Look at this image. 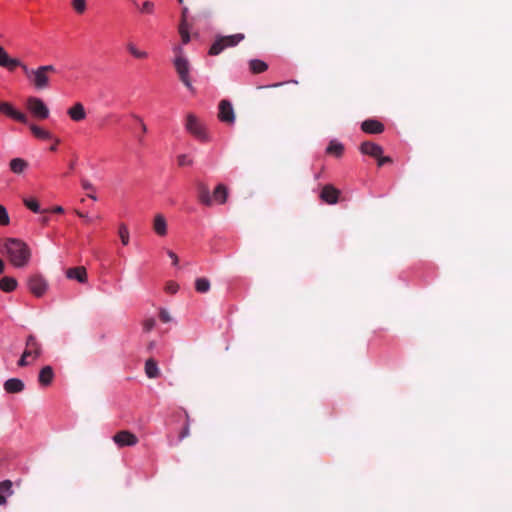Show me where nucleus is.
Listing matches in <instances>:
<instances>
[{
	"mask_svg": "<svg viewBox=\"0 0 512 512\" xmlns=\"http://www.w3.org/2000/svg\"><path fill=\"white\" fill-rule=\"evenodd\" d=\"M0 66L9 71H13L16 67H21L28 81L38 90L49 87V74L56 71L53 65H44L37 69H31L19 59L11 58L2 46H0Z\"/></svg>",
	"mask_w": 512,
	"mask_h": 512,
	"instance_id": "nucleus-1",
	"label": "nucleus"
},
{
	"mask_svg": "<svg viewBox=\"0 0 512 512\" xmlns=\"http://www.w3.org/2000/svg\"><path fill=\"white\" fill-rule=\"evenodd\" d=\"M3 246L11 265L23 268L29 264L32 253L27 243L18 238H7Z\"/></svg>",
	"mask_w": 512,
	"mask_h": 512,
	"instance_id": "nucleus-2",
	"label": "nucleus"
},
{
	"mask_svg": "<svg viewBox=\"0 0 512 512\" xmlns=\"http://www.w3.org/2000/svg\"><path fill=\"white\" fill-rule=\"evenodd\" d=\"M245 38L244 34L238 33L217 38L209 49V55H219L225 48L234 47Z\"/></svg>",
	"mask_w": 512,
	"mask_h": 512,
	"instance_id": "nucleus-3",
	"label": "nucleus"
},
{
	"mask_svg": "<svg viewBox=\"0 0 512 512\" xmlns=\"http://www.w3.org/2000/svg\"><path fill=\"white\" fill-rule=\"evenodd\" d=\"M174 67L179 76L180 81L184 84V86L194 92V87L192 86L189 72H190V64L189 61L183 56H176L174 59Z\"/></svg>",
	"mask_w": 512,
	"mask_h": 512,
	"instance_id": "nucleus-4",
	"label": "nucleus"
},
{
	"mask_svg": "<svg viewBox=\"0 0 512 512\" xmlns=\"http://www.w3.org/2000/svg\"><path fill=\"white\" fill-rule=\"evenodd\" d=\"M26 106L33 117L38 120H45L49 117V108L44 101L38 97H29Z\"/></svg>",
	"mask_w": 512,
	"mask_h": 512,
	"instance_id": "nucleus-5",
	"label": "nucleus"
},
{
	"mask_svg": "<svg viewBox=\"0 0 512 512\" xmlns=\"http://www.w3.org/2000/svg\"><path fill=\"white\" fill-rule=\"evenodd\" d=\"M186 130L200 141H207L205 128L194 114H188L185 124Z\"/></svg>",
	"mask_w": 512,
	"mask_h": 512,
	"instance_id": "nucleus-6",
	"label": "nucleus"
},
{
	"mask_svg": "<svg viewBox=\"0 0 512 512\" xmlns=\"http://www.w3.org/2000/svg\"><path fill=\"white\" fill-rule=\"evenodd\" d=\"M23 353L24 356H28L32 360H36L42 355V344L35 335L29 334L27 336Z\"/></svg>",
	"mask_w": 512,
	"mask_h": 512,
	"instance_id": "nucleus-7",
	"label": "nucleus"
},
{
	"mask_svg": "<svg viewBox=\"0 0 512 512\" xmlns=\"http://www.w3.org/2000/svg\"><path fill=\"white\" fill-rule=\"evenodd\" d=\"M29 291L36 297H41L45 294L48 284L46 280L38 274L32 275L27 280Z\"/></svg>",
	"mask_w": 512,
	"mask_h": 512,
	"instance_id": "nucleus-8",
	"label": "nucleus"
},
{
	"mask_svg": "<svg viewBox=\"0 0 512 512\" xmlns=\"http://www.w3.org/2000/svg\"><path fill=\"white\" fill-rule=\"evenodd\" d=\"M112 439L119 448L135 446L139 441L138 437L128 430L118 431Z\"/></svg>",
	"mask_w": 512,
	"mask_h": 512,
	"instance_id": "nucleus-9",
	"label": "nucleus"
},
{
	"mask_svg": "<svg viewBox=\"0 0 512 512\" xmlns=\"http://www.w3.org/2000/svg\"><path fill=\"white\" fill-rule=\"evenodd\" d=\"M218 118L226 124H233L235 121L234 109L230 101L221 100L219 103Z\"/></svg>",
	"mask_w": 512,
	"mask_h": 512,
	"instance_id": "nucleus-10",
	"label": "nucleus"
},
{
	"mask_svg": "<svg viewBox=\"0 0 512 512\" xmlns=\"http://www.w3.org/2000/svg\"><path fill=\"white\" fill-rule=\"evenodd\" d=\"M0 113L7 115L8 117L22 123L28 124V117L26 114L17 111L10 103L0 101Z\"/></svg>",
	"mask_w": 512,
	"mask_h": 512,
	"instance_id": "nucleus-11",
	"label": "nucleus"
},
{
	"mask_svg": "<svg viewBox=\"0 0 512 512\" xmlns=\"http://www.w3.org/2000/svg\"><path fill=\"white\" fill-rule=\"evenodd\" d=\"M339 196H340V190L335 188L331 184H327V185L323 186L321 193H320L321 200L329 205L336 204L338 202Z\"/></svg>",
	"mask_w": 512,
	"mask_h": 512,
	"instance_id": "nucleus-12",
	"label": "nucleus"
},
{
	"mask_svg": "<svg viewBox=\"0 0 512 512\" xmlns=\"http://www.w3.org/2000/svg\"><path fill=\"white\" fill-rule=\"evenodd\" d=\"M361 129L368 134H380L384 131V125L375 119H367L362 122Z\"/></svg>",
	"mask_w": 512,
	"mask_h": 512,
	"instance_id": "nucleus-13",
	"label": "nucleus"
},
{
	"mask_svg": "<svg viewBox=\"0 0 512 512\" xmlns=\"http://www.w3.org/2000/svg\"><path fill=\"white\" fill-rule=\"evenodd\" d=\"M360 151H361V153H363L365 155H369L373 158H377V157L381 156L383 153V149L380 145H378L374 142H370V141L363 142L360 145Z\"/></svg>",
	"mask_w": 512,
	"mask_h": 512,
	"instance_id": "nucleus-14",
	"label": "nucleus"
},
{
	"mask_svg": "<svg viewBox=\"0 0 512 512\" xmlns=\"http://www.w3.org/2000/svg\"><path fill=\"white\" fill-rule=\"evenodd\" d=\"M198 200L205 206H212L213 199L210 195V190L207 184L200 182L197 184Z\"/></svg>",
	"mask_w": 512,
	"mask_h": 512,
	"instance_id": "nucleus-15",
	"label": "nucleus"
},
{
	"mask_svg": "<svg viewBox=\"0 0 512 512\" xmlns=\"http://www.w3.org/2000/svg\"><path fill=\"white\" fill-rule=\"evenodd\" d=\"M66 277L72 280H77L80 283H85L87 281L86 268L83 266L69 268L66 271Z\"/></svg>",
	"mask_w": 512,
	"mask_h": 512,
	"instance_id": "nucleus-16",
	"label": "nucleus"
},
{
	"mask_svg": "<svg viewBox=\"0 0 512 512\" xmlns=\"http://www.w3.org/2000/svg\"><path fill=\"white\" fill-rule=\"evenodd\" d=\"M153 230L160 236L164 237L167 235V221L162 214H156L153 219Z\"/></svg>",
	"mask_w": 512,
	"mask_h": 512,
	"instance_id": "nucleus-17",
	"label": "nucleus"
},
{
	"mask_svg": "<svg viewBox=\"0 0 512 512\" xmlns=\"http://www.w3.org/2000/svg\"><path fill=\"white\" fill-rule=\"evenodd\" d=\"M54 379V371L53 368L49 365L44 366L38 375V382L41 386L47 387L49 386Z\"/></svg>",
	"mask_w": 512,
	"mask_h": 512,
	"instance_id": "nucleus-18",
	"label": "nucleus"
},
{
	"mask_svg": "<svg viewBox=\"0 0 512 512\" xmlns=\"http://www.w3.org/2000/svg\"><path fill=\"white\" fill-rule=\"evenodd\" d=\"M69 117L76 122L82 121L86 118L85 108L82 103L77 102L67 111Z\"/></svg>",
	"mask_w": 512,
	"mask_h": 512,
	"instance_id": "nucleus-19",
	"label": "nucleus"
},
{
	"mask_svg": "<svg viewBox=\"0 0 512 512\" xmlns=\"http://www.w3.org/2000/svg\"><path fill=\"white\" fill-rule=\"evenodd\" d=\"M24 383L18 378H10L5 381L4 389L7 393H20L24 390Z\"/></svg>",
	"mask_w": 512,
	"mask_h": 512,
	"instance_id": "nucleus-20",
	"label": "nucleus"
},
{
	"mask_svg": "<svg viewBox=\"0 0 512 512\" xmlns=\"http://www.w3.org/2000/svg\"><path fill=\"white\" fill-rule=\"evenodd\" d=\"M213 199V202H216L218 204H224L227 201L228 197V189L225 185L219 184L215 188L213 192V196H211Z\"/></svg>",
	"mask_w": 512,
	"mask_h": 512,
	"instance_id": "nucleus-21",
	"label": "nucleus"
},
{
	"mask_svg": "<svg viewBox=\"0 0 512 512\" xmlns=\"http://www.w3.org/2000/svg\"><path fill=\"white\" fill-rule=\"evenodd\" d=\"M29 129L32 132V134L34 135V137H36L37 139H40V140L53 139V135L51 134V132H49L48 130H46L36 124H29Z\"/></svg>",
	"mask_w": 512,
	"mask_h": 512,
	"instance_id": "nucleus-22",
	"label": "nucleus"
},
{
	"mask_svg": "<svg viewBox=\"0 0 512 512\" xmlns=\"http://www.w3.org/2000/svg\"><path fill=\"white\" fill-rule=\"evenodd\" d=\"M126 50L131 54L132 57L139 60H145L148 58V52L139 49L133 42L126 43Z\"/></svg>",
	"mask_w": 512,
	"mask_h": 512,
	"instance_id": "nucleus-23",
	"label": "nucleus"
},
{
	"mask_svg": "<svg viewBox=\"0 0 512 512\" xmlns=\"http://www.w3.org/2000/svg\"><path fill=\"white\" fill-rule=\"evenodd\" d=\"M9 166L13 173L21 174L27 169L28 162L22 158H14L10 161Z\"/></svg>",
	"mask_w": 512,
	"mask_h": 512,
	"instance_id": "nucleus-24",
	"label": "nucleus"
},
{
	"mask_svg": "<svg viewBox=\"0 0 512 512\" xmlns=\"http://www.w3.org/2000/svg\"><path fill=\"white\" fill-rule=\"evenodd\" d=\"M17 285V280L13 277L5 276L0 279V289L3 292H12L16 289Z\"/></svg>",
	"mask_w": 512,
	"mask_h": 512,
	"instance_id": "nucleus-25",
	"label": "nucleus"
},
{
	"mask_svg": "<svg viewBox=\"0 0 512 512\" xmlns=\"http://www.w3.org/2000/svg\"><path fill=\"white\" fill-rule=\"evenodd\" d=\"M12 492V482L10 480H5L0 483V505L6 503L7 497L10 496Z\"/></svg>",
	"mask_w": 512,
	"mask_h": 512,
	"instance_id": "nucleus-26",
	"label": "nucleus"
},
{
	"mask_svg": "<svg viewBox=\"0 0 512 512\" xmlns=\"http://www.w3.org/2000/svg\"><path fill=\"white\" fill-rule=\"evenodd\" d=\"M145 373L148 378H156L159 376V369L156 361L153 358H149L146 360Z\"/></svg>",
	"mask_w": 512,
	"mask_h": 512,
	"instance_id": "nucleus-27",
	"label": "nucleus"
},
{
	"mask_svg": "<svg viewBox=\"0 0 512 512\" xmlns=\"http://www.w3.org/2000/svg\"><path fill=\"white\" fill-rule=\"evenodd\" d=\"M249 68L254 74L263 73L268 69V65L259 59H253L249 62Z\"/></svg>",
	"mask_w": 512,
	"mask_h": 512,
	"instance_id": "nucleus-28",
	"label": "nucleus"
},
{
	"mask_svg": "<svg viewBox=\"0 0 512 512\" xmlns=\"http://www.w3.org/2000/svg\"><path fill=\"white\" fill-rule=\"evenodd\" d=\"M24 205L34 213H46L48 210H41L39 202L35 198H24Z\"/></svg>",
	"mask_w": 512,
	"mask_h": 512,
	"instance_id": "nucleus-29",
	"label": "nucleus"
},
{
	"mask_svg": "<svg viewBox=\"0 0 512 512\" xmlns=\"http://www.w3.org/2000/svg\"><path fill=\"white\" fill-rule=\"evenodd\" d=\"M327 153L340 157L343 154L344 147L341 143L331 141L326 149Z\"/></svg>",
	"mask_w": 512,
	"mask_h": 512,
	"instance_id": "nucleus-30",
	"label": "nucleus"
},
{
	"mask_svg": "<svg viewBox=\"0 0 512 512\" xmlns=\"http://www.w3.org/2000/svg\"><path fill=\"white\" fill-rule=\"evenodd\" d=\"M195 289L199 293H206L210 289V281L207 278H197L195 281Z\"/></svg>",
	"mask_w": 512,
	"mask_h": 512,
	"instance_id": "nucleus-31",
	"label": "nucleus"
},
{
	"mask_svg": "<svg viewBox=\"0 0 512 512\" xmlns=\"http://www.w3.org/2000/svg\"><path fill=\"white\" fill-rule=\"evenodd\" d=\"M118 234H119L122 244L124 246L128 245L129 240H130V235H129V230H128V227L126 226V224L121 223L119 225Z\"/></svg>",
	"mask_w": 512,
	"mask_h": 512,
	"instance_id": "nucleus-32",
	"label": "nucleus"
},
{
	"mask_svg": "<svg viewBox=\"0 0 512 512\" xmlns=\"http://www.w3.org/2000/svg\"><path fill=\"white\" fill-rule=\"evenodd\" d=\"M179 34L183 44H187L190 41L189 25L179 24Z\"/></svg>",
	"mask_w": 512,
	"mask_h": 512,
	"instance_id": "nucleus-33",
	"label": "nucleus"
},
{
	"mask_svg": "<svg viewBox=\"0 0 512 512\" xmlns=\"http://www.w3.org/2000/svg\"><path fill=\"white\" fill-rule=\"evenodd\" d=\"M72 7L78 14H83L87 9L86 0H72Z\"/></svg>",
	"mask_w": 512,
	"mask_h": 512,
	"instance_id": "nucleus-34",
	"label": "nucleus"
},
{
	"mask_svg": "<svg viewBox=\"0 0 512 512\" xmlns=\"http://www.w3.org/2000/svg\"><path fill=\"white\" fill-rule=\"evenodd\" d=\"M10 223V217L6 208L0 204V226H7Z\"/></svg>",
	"mask_w": 512,
	"mask_h": 512,
	"instance_id": "nucleus-35",
	"label": "nucleus"
},
{
	"mask_svg": "<svg viewBox=\"0 0 512 512\" xmlns=\"http://www.w3.org/2000/svg\"><path fill=\"white\" fill-rule=\"evenodd\" d=\"M154 8H155V5L153 2L151 1H145L142 3V6L140 8V11L142 13H147V14H153L154 12Z\"/></svg>",
	"mask_w": 512,
	"mask_h": 512,
	"instance_id": "nucleus-36",
	"label": "nucleus"
},
{
	"mask_svg": "<svg viewBox=\"0 0 512 512\" xmlns=\"http://www.w3.org/2000/svg\"><path fill=\"white\" fill-rule=\"evenodd\" d=\"M177 162H178V165L181 167L191 166L193 164V161L186 154L179 155L177 157Z\"/></svg>",
	"mask_w": 512,
	"mask_h": 512,
	"instance_id": "nucleus-37",
	"label": "nucleus"
},
{
	"mask_svg": "<svg viewBox=\"0 0 512 512\" xmlns=\"http://www.w3.org/2000/svg\"><path fill=\"white\" fill-rule=\"evenodd\" d=\"M156 321L154 318H148L143 321V330L145 332H150L155 327Z\"/></svg>",
	"mask_w": 512,
	"mask_h": 512,
	"instance_id": "nucleus-38",
	"label": "nucleus"
},
{
	"mask_svg": "<svg viewBox=\"0 0 512 512\" xmlns=\"http://www.w3.org/2000/svg\"><path fill=\"white\" fill-rule=\"evenodd\" d=\"M179 289V285L176 282L170 281L165 286V291L169 294H175Z\"/></svg>",
	"mask_w": 512,
	"mask_h": 512,
	"instance_id": "nucleus-39",
	"label": "nucleus"
},
{
	"mask_svg": "<svg viewBox=\"0 0 512 512\" xmlns=\"http://www.w3.org/2000/svg\"><path fill=\"white\" fill-rule=\"evenodd\" d=\"M190 435V424L187 422L184 424V427L179 433V440L182 441L183 439L187 438Z\"/></svg>",
	"mask_w": 512,
	"mask_h": 512,
	"instance_id": "nucleus-40",
	"label": "nucleus"
},
{
	"mask_svg": "<svg viewBox=\"0 0 512 512\" xmlns=\"http://www.w3.org/2000/svg\"><path fill=\"white\" fill-rule=\"evenodd\" d=\"M159 318L164 323H168V322L171 321V316H170L169 312L167 310H165V309H161L160 310Z\"/></svg>",
	"mask_w": 512,
	"mask_h": 512,
	"instance_id": "nucleus-41",
	"label": "nucleus"
},
{
	"mask_svg": "<svg viewBox=\"0 0 512 512\" xmlns=\"http://www.w3.org/2000/svg\"><path fill=\"white\" fill-rule=\"evenodd\" d=\"M81 186L84 190H87V191H95V187L94 185L88 181L87 179H82L81 180Z\"/></svg>",
	"mask_w": 512,
	"mask_h": 512,
	"instance_id": "nucleus-42",
	"label": "nucleus"
},
{
	"mask_svg": "<svg viewBox=\"0 0 512 512\" xmlns=\"http://www.w3.org/2000/svg\"><path fill=\"white\" fill-rule=\"evenodd\" d=\"M28 356H24V353L21 355L20 359L17 362V365L19 367H25L30 364V361L28 360Z\"/></svg>",
	"mask_w": 512,
	"mask_h": 512,
	"instance_id": "nucleus-43",
	"label": "nucleus"
},
{
	"mask_svg": "<svg viewBox=\"0 0 512 512\" xmlns=\"http://www.w3.org/2000/svg\"><path fill=\"white\" fill-rule=\"evenodd\" d=\"M187 15H188V8L183 7L182 12H181L180 24L189 25L188 21H187Z\"/></svg>",
	"mask_w": 512,
	"mask_h": 512,
	"instance_id": "nucleus-44",
	"label": "nucleus"
},
{
	"mask_svg": "<svg viewBox=\"0 0 512 512\" xmlns=\"http://www.w3.org/2000/svg\"><path fill=\"white\" fill-rule=\"evenodd\" d=\"M378 161V166L381 167L386 163H391L392 159L388 156L383 157L382 155L376 158Z\"/></svg>",
	"mask_w": 512,
	"mask_h": 512,
	"instance_id": "nucleus-45",
	"label": "nucleus"
},
{
	"mask_svg": "<svg viewBox=\"0 0 512 512\" xmlns=\"http://www.w3.org/2000/svg\"><path fill=\"white\" fill-rule=\"evenodd\" d=\"M75 213L80 218H83L86 223H91L92 222V219L87 214H85V213H83V212H81L79 210H75Z\"/></svg>",
	"mask_w": 512,
	"mask_h": 512,
	"instance_id": "nucleus-46",
	"label": "nucleus"
},
{
	"mask_svg": "<svg viewBox=\"0 0 512 512\" xmlns=\"http://www.w3.org/2000/svg\"><path fill=\"white\" fill-rule=\"evenodd\" d=\"M168 256L171 258L173 265H177L179 262L178 256L173 251H167Z\"/></svg>",
	"mask_w": 512,
	"mask_h": 512,
	"instance_id": "nucleus-47",
	"label": "nucleus"
},
{
	"mask_svg": "<svg viewBox=\"0 0 512 512\" xmlns=\"http://www.w3.org/2000/svg\"><path fill=\"white\" fill-rule=\"evenodd\" d=\"M134 118H135L137 121H139V122H140L141 130L143 131V133H146V132H147V126H146V124L143 122V120H142L140 117L136 116V115L134 116Z\"/></svg>",
	"mask_w": 512,
	"mask_h": 512,
	"instance_id": "nucleus-48",
	"label": "nucleus"
},
{
	"mask_svg": "<svg viewBox=\"0 0 512 512\" xmlns=\"http://www.w3.org/2000/svg\"><path fill=\"white\" fill-rule=\"evenodd\" d=\"M176 56H182L183 54V48L181 46H175L173 49Z\"/></svg>",
	"mask_w": 512,
	"mask_h": 512,
	"instance_id": "nucleus-49",
	"label": "nucleus"
},
{
	"mask_svg": "<svg viewBox=\"0 0 512 512\" xmlns=\"http://www.w3.org/2000/svg\"><path fill=\"white\" fill-rule=\"evenodd\" d=\"M60 143L58 138L55 139V143L50 147V151L55 152L57 150V145Z\"/></svg>",
	"mask_w": 512,
	"mask_h": 512,
	"instance_id": "nucleus-50",
	"label": "nucleus"
},
{
	"mask_svg": "<svg viewBox=\"0 0 512 512\" xmlns=\"http://www.w3.org/2000/svg\"><path fill=\"white\" fill-rule=\"evenodd\" d=\"M52 212L54 213H63L64 212V209L62 206H56L52 209Z\"/></svg>",
	"mask_w": 512,
	"mask_h": 512,
	"instance_id": "nucleus-51",
	"label": "nucleus"
},
{
	"mask_svg": "<svg viewBox=\"0 0 512 512\" xmlns=\"http://www.w3.org/2000/svg\"><path fill=\"white\" fill-rule=\"evenodd\" d=\"M40 222L43 224V225H46L48 224L49 222V217L48 216H43L40 218Z\"/></svg>",
	"mask_w": 512,
	"mask_h": 512,
	"instance_id": "nucleus-52",
	"label": "nucleus"
},
{
	"mask_svg": "<svg viewBox=\"0 0 512 512\" xmlns=\"http://www.w3.org/2000/svg\"><path fill=\"white\" fill-rule=\"evenodd\" d=\"M4 267H5V266H4V262H3V260H2V259H0V274H2V273H3V271H4Z\"/></svg>",
	"mask_w": 512,
	"mask_h": 512,
	"instance_id": "nucleus-53",
	"label": "nucleus"
},
{
	"mask_svg": "<svg viewBox=\"0 0 512 512\" xmlns=\"http://www.w3.org/2000/svg\"><path fill=\"white\" fill-rule=\"evenodd\" d=\"M87 196H88L90 199L94 200V201H95V200H97V197H96V195H95L94 193H89V194H87Z\"/></svg>",
	"mask_w": 512,
	"mask_h": 512,
	"instance_id": "nucleus-54",
	"label": "nucleus"
},
{
	"mask_svg": "<svg viewBox=\"0 0 512 512\" xmlns=\"http://www.w3.org/2000/svg\"><path fill=\"white\" fill-rule=\"evenodd\" d=\"M185 418H186V422L185 423H189L190 424V416L187 412H185Z\"/></svg>",
	"mask_w": 512,
	"mask_h": 512,
	"instance_id": "nucleus-55",
	"label": "nucleus"
},
{
	"mask_svg": "<svg viewBox=\"0 0 512 512\" xmlns=\"http://www.w3.org/2000/svg\"><path fill=\"white\" fill-rule=\"evenodd\" d=\"M155 346V342L151 341L148 345V349H152Z\"/></svg>",
	"mask_w": 512,
	"mask_h": 512,
	"instance_id": "nucleus-56",
	"label": "nucleus"
},
{
	"mask_svg": "<svg viewBox=\"0 0 512 512\" xmlns=\"http://www.w3.org/2000/svg\"><path fill=\"white\" fill-rule=\"evenodd\" d=\"M283 83H275V84H272L270 85L269 87H278V86H281Z\"/></svg>",
	"mask_w": 512,
	"mask_h": 512,
	"instance_id": "nucleus-57",
	"label": "nucleus"
},
{
	"mask_svg": "<svg viewBox=\"0 0 512 512\" xmlns=\"http://www.w3.org/2000/svg\"><path fill=\"white\" fill-rule=\"evenodd\" d=\"M177 1H178L180 4H182V3H183V0H177Z\"/></svg>",
	"mask_w": 512,
	"mask_h": 512,
	"instance_id": "nucleus-58",
	"label": "nucleus"
}]
</instances>
